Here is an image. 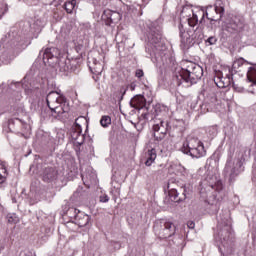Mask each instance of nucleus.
I'll use <instances>...</instances> for the list:
<instances>
[{
	"mask_svg": "<svg viewBox=\"0 0 256 256\" xmlns=\"http://www.w3.org/2000/svg\"><path fill=\"white\" fill-rule=\"evenodd\" d=\"M143 75H145L143 70H141V69L136 70V77H138V79H141V77H143Z\"/></svg>",
	"mask_w": 256,
	"mask_h": 256,
	"instance_id": "e433bc0d",
	"label": "nucleus"
},
{
	"mask_svg": "<svg viewBox=\"0 0 256 256\" xmlns=\"http://www.w3.org/2000/svg\"><path fill=\"white\" fill-rule=\"evenodd\" d=\"M9 11V6L5 2H0V19Z\"/></svg>",
	"mask_w": 256,
	"mask_h": 256,
	"instance_id": "c756f323",
	"label": "nucleus"
},
{
	"mask_svg": "<svg viewBox=\"0 0 256 256\" xmlns=\"http://www.w3.org/2000/svg\"><path fill=\"white\" fill-rule=\"evenodd\" d=\"M251 157V148L240 147L238 152V158L232 162V160H228L225 166V173H227L230 179H235L240 171H243V163L247 161Z\"/></svg>",
	"mask_w": 256,
	"mask_h": 256,
	"instance_id": "423d86ee",
	"label": "nucleus"
},
{
	"mask_svg": "<svg viewBox=\"0 0 256 256\" xmlns=\"http://www.w3.org/2000/svg\"><path fill=\"white\" fill-rule=\"evenodd\" d=\"M9 172L7 171V162L0 160V185H3L7 181V176Z\"/></svg>",
	"mask_w": 256,
	"mask_h": 256,
	"instance_id": "393cba45",
	"label": "nucleus"
},
{
	"mask_svg": "<svg viewBox=\"0 0 256 256\" xmlns=\"http://www.w3.org/2000/svg\"><path fill=\"white\" fill-rule=\"evenodd\" d=\"M0 43L5 47H16V45L19 43V35H17V32L10 31L4 37H2Z\"/></svg>",
	"mask_w": 256,
	"mask_h": 256,
	"instance_id": "f3484780",
	"label": "nucleus"
},
{
	"mask_svg": "<svg viewBox=\"0 0 256 256\" xmlns=\"http://www.w3.org/2000/svg\"><path fill=\"white\" fill-rule=\"evenodd\" d=\"M114 244L117 246L118 249L121 247L120 243L115 242Z\"/></svg>",
	"mask_w": 256,
	"mask_h": 256,
	"instance_id": "37998d69",
	"label": "nucleus"
},
{
	"mask_svg": "<svg viewBox=\"0 0 256 256\" xmlns=\"http://www.w3.org/2000/svg\"><path fill=\"white\" fill-rule=\"evenodd\" d=\"M59 177V172L55 167H47L42 172V180L44 183H53V181H57Z\"/></svg>",
	"mask_w": 256,
	"mask_h": 256,
	"instance_id": "a211bd4d",
	"label": "nucleus"
},
{
	"mask_svg": "<svg viewBox=\"0 0 256 256\" xmlns=\"http://www.w3.org/2000/svg\"><path fill=\"white\" fill-rule=\"evenodd\" d=\"M76 196H82L83 195V187H78V189L75 192Z\"/></svg>",
	"mask_w": 256,
	"mask_h": 256,
	"instance_id": "4c0bfd02",
	"label": "nucleus"
},
{
	"mask_svg": "<svg viewBox=\"0 0 256 256\" xmlns=\"http://www.w3.org/2000/svg\"><path fill=\"white\" fill-rule=\"evenodd\" d=\"M93 79H94L95 81H99V76H96V78L93 77Z\"/></svg>",
	"mask_w": 256,
	"mask_h": 256,
	"instance_id": "c03bdc74",
	"label": "nucleus"
},
{
	"mask_svg": "<svg viewBox=\"0 0 256 256\" xmlns=\"http://www.w3.org/2000/svg\"><path fill=\"white\" fill-rule=\"evenodd\" d=\"M202 95L204 97V105L207 107H213L217 103V96L213 92L203 91Z\"/></svg>",
	"mask_w": 256,
	"mask_h": 256,
	"instance_id": "4be33fe9",
	"label": "nucleus"
},
{
	"mask_svg": "<svg viewBox=\"0 0 256 256\" xmlns=\"http://www.w3.org/2000/svg\"><path fill=\"white\" fill-rule=\"evenodd\" d=\"M205 15L209 21H219L225 15V2L217 0L215 6H207L206 12L203 13L200 23H203Z\"/></svg>",
	"mask_w": 256,
	"mask_h": 256,
	"instance_id": "9d476101",
	"label": "nucleus"
},
{
	"mask_svg": "<svg viewBox=\"0 0 256 256\" xmlns=\"http://www.w3.org/2000/svg\"><path fill=\"white\" fill-rule=\"evenodd\" d=\"M180 17L182 21L183 19H185L189 27H191L188 30H185L183 24H179L181 39L180 47L182 49H189L190 47H193V45H195V41H201V39H203V30L201 28L193 29V27H195V25L199 23V18L197 17V14L193 12V8H191L190 6H184L182 8Z\"/></svg>",
	"mask_w": 256,
	"mask_h": 256,
	"instance_id": "f257e3e1",
	"label": "nucleus"
},
{
	"mask_svg": "<svg viewBox=\"0 0 256 256\" xmlns=\"http://www.w3.org/2000/svg\"><path fill=\"white\" fill-rule=\"evenodd\" d=\"M207 45H216L217 37L211 36L206 40Z\"/></svg>",
	"mask_w": 256,
	"mask_h": 256,
	"instance_id": "72a5a7b5",
	"label": "nucleus"
},
{
	"mask_svg": "<svg viewBox=\"0 0 256 256\" xmlns=\"http://www.w3.org/2000/svg\"><path fill=\"white\" fill-rule=\"evenodd\" d=\"M154 229L158 232L160 239H169L175 235V224L166 220H161L159 223H156Z\"/></svg>",
	"mask_w": 256,
	"mask_h": 256,
	"instance_id": "9b49d317",
	"label": "nucleus"
},
{
	"mask_svg": "<svg viewBox=\"0 0 256 256\" xmlns=\"http://www.w3.org/2000/svg\"><path fill=\"white\" fill-rule=\"evenodd\" d=\"M135 87H136V85H135V83H131V84H129L128 86H126V87H122L121 89H120V93L122 94V97H121V99H123V96L127 93V91H135Z\"/></svg>",
	"mask_w": 256,
	"mask_h": 256,
	"instance_id": "c85d7f7f",
	"label": "nucleus"
},
{
	"mask_svg": "<svg viewBox=\"0 0 256 256\" xmlns=\"http://www.w3.org/2000/svg\"><path fill=\"white\" fill-rule=\"evenodd\" d=\"M110 123H111V117H109V116H102V118L100 120V124L103 127H109Z\"/></svg>",
	"mask_w": 256,
	"mask_h": 256,
	"instance_id": "7c9ffc66",
	"label": "nucleus"
},
{
	"mask_svg": "<svg viewBox=\"0 0 256 256\" xmlns=\"http://www.w3.org/2000/svg\"><path fill=\"white\" fill-rule=\"evenodd\" d=\"M187 226H188L189 229H195V222L190 221V222L187 223Z\"/></svg>",
	"mask_w": 256,
	"mask_h": 256,
	"instance_id": "ea45409f",
	"label": "nucleus"
},
{
	"mask_svg": "<svg viewBox=\"0 0 256 256\" xmlns=\"http://www.w3.org/2000/svg\"><path fill=\"white\" fill-rule=\"evenodd\" d=\"M142 117H143L144 119H147V114H142Z\"/></svg>",
	"mask_w": 256,
	"mask_h": 256,
	"instance_id": "a18cd8bd",
	"label": "nucleus"
},
{
	"mask_svg": "<svg viewBox=\"0 0 256 256\" xmlns=\"http://www.w3.org/2000/svg\"><path fill=\"white\" fill-rule=\"evenodd\" d=\"M79 118L75 120V123L72 125L70 129V137L76 143V145H83L85 143V135H83V129L81 125L77 123Z\"/></svg>",
	"mask_w": 256,
	"mask_h": 256,
	"instance_id": "ddd939ff",
	"label": "nucleus"
},
{
	"mask_svg": "<svg viewBox=\"0 0 256 256\" xmlns=\"http://www.w3.org/2000/svg\"><path fill=\"white\" fill-rule=\"evenodd\" d=\"M247 79L253 85H256V67H250L247 71Z\"/></svg>",
	"mask_w": 256,
	"mask_h": 256,
	"instance_id": "bb28decb",
	"label": "nucleus"
},
{
	"mask_svg": "<svg viewBox=\"0 0 256 256\" xmlns=\"http://www.w3.org/2000/svg\"><path fill=\"white\" fill-rule=\"evenodd\" d=\"M201 77H203V68L199 64L184 61L182 68L174 75V81H176L177 85H181L183 81L190 83V85H195L197 81L201 80Z\"/></svg>",
	"mask_w": 256,
	"mask_h": 256,
	"instance_id": "7ed1b4c3",
	"label": "nucleus"
},
{
	"mask_svg": "<svg viewBox=\"0 0 256 256\" xmlns=\"http://www.w3.org/2000/svg\"><path fill=\"white\" fill-rule=\"evenodd\" d=\"M38 141L42 147L49 149L50 151H55L57 147V141L49 133L45 132L38 136Z\"/></svg>",
	"mask_w": 256,
	"mask_h": 256,
	"instance_id": "2eb2a0df",
	"label": "nucleus"
},
{
	"mask_svg": "<svg viewBox=\"0 0 256 256\" xmlns=\"http://www.w3.org/2000/svg\"><path fill=\"white\" fill-rule=\"evenodd\" d=\"M231 219L229 215L220 217L215 240L220 243L219 251L222 256H232L235 253L233 241H231Z\"/></svg>",
	"mask_w": 256,
	"mask_h": 256,
	"instance_id": "f03ea898",
	"label": "nucleus"
},
{
	"mask_svg": "<svg viewBox=\"0 0 256 256\" xmlns=\"http://www.w3.org/2000/svg\"><path fill=\"white\" fill-rule=\"evenodd\" d=\"M47 5H53L55 3V0H46Z\"/></svg>",
	"mask_w": 256,
	"mask_h": 256,
	"instance_id": "a19ab883",
	"label": "nucleus"
},
{
	"mask_svg": "<svg viewBox=\"0 0 256 256\" xmlns=\"http://www.w3.org/2000/svg\"><path fill=\"white\" fill-rule=\"evenodd\" d=\"M130 105L133 109H143L145 107V98L143 96H135L131 99Z\"/></svg>",
	"mask_w": 256,
	"mask_h": 256,
	"instance_id": "b1692460",
	"label": "nucleus"
},
{
	"mask_svg": "<svg viewBox=\"0 0 256 256\" xmlns=\"http://www.w3.org/2000/svg\"><path fill=\"white\" fill-rule=\"evenodd\" d=\"M19 221V217H17V214H9L8 215V222L9 223H17Z\"/></svg>",
	"mask_w": 256,
	"mask_h": 256,
	"instance_id": "473e14b6",
	"label": "nucleus"
},
{
	"mask_svg": "<svg viewBox=\"0 0 256 256\" xmlns=\"http://www.w3.org/2000/svg\"><path fill=\"white\" fill-rule=\"evenodd\" d=\"M228 83H231V79L228 78Z\"/></svg>",
	"mask_w": 256,
	"mask_h": 256,
	"instance_id": "49530a36",
	"label": "nucleus"
},
{
	"mask_svg": "<svg viewBox=\"0 0 256 256\" xmlns=\"http://www.w3.org/2000/svg\"><path fill=\"white\" fill-rule=\"evenodd\" d=\"M245 65H249V62H247V60H245L244 58H238L234 60L232 68L230 70L231 75H233L234 73H241Z\"/></svg>",
	"mask_w": 256,
	"mask_h": 256,
	"instance_id": "aec40b11",
	"label": "nucleus"
},
{
	"mask_svg": "<svg viewBox=\"0 0 256 256\" xmlns=\"http://www.w3.org/2000/svg\"><path fill=\"white\" fill-rule=\"evenodd\" d=\"M206 181L211 189H215L216 191H221V189H223V183H221L220 180H217V176L213 174L207 175Z\"/></svg>",
	"mask_w": 256,
	"mask_h": 256,
	"instance_id": "412c9836",
	"label": "nucleus"
},
{
	"mask_svg": "<svg viewBox=\"0 0 256 256\" xmlns=\"http://www.w3.org/2000/svg\"><path fill=\"white\" fill-rule=\"evenodd\" d=\"M212 132V135H217V128L215 126H212L209 128V133Z\"/></svg>",
	"mask_w": 256,
	"mask_h": 256,
	"instance_id": "58836bf2",
	"label": "nucleus"
},
{
	"mask_svg": "<svg viewBox=\"0 0 256 256\" xmlns=\"http://www.w3.org/2000/svg\"><path fill=\"white\" fill-rule=\"evenodd\" d=\"M182 153L190 155L193 159H201L205 157L206 151L203 142L197 138L188 137L181 147Z\"/></svg>",
	"mask_w": 256,
	"mask_h": 256,
	"instance_id": "6e6552de",
	"label": "nucleus"
},
{
	"mask_svg": "<svg viewBox=\"0 0 256 256\" xmlns=\"http://www.w3.org/2000/svg\"><path fill=\"white\" fill-rule=\"evenodd\" d=\"M173 185V181L170 180L168 182V195L170 197V200L174 203H181V201H185V199H187L185 189H183L182 196L179 197V192L177 191V188L173 187Z\"/></svg>",
	"mask_w": 256,
	"mask_h": 256,
	"instance_id": "dca6fc26",
	"label": "nucleus"
},
{
	"mask_svg": "<svg viewBox=\"0 0 256 256\" xmlns=\"http://www.w3.org/2000/svg\"><path fill=\"white\" fill-rule=\"evenodd\" d=\"M108 201H109V197L107 196V194L100 196L101 203H108Z\"/></svg>",
	"mask_w": 256,
	"mask_h": 256,
	"instance_id": "c9c22d12",
	"label": "nucleus"
},
{
	"mask_svg": "<svg viewBox=\"0 0 256 256\" xmlns=\"http://www.w3.org/2000/svg\"><path fill=\"white\" fill-rule=\"evenodd\" d=\"M46 103L49 109L57 113V115H63V113H69V102L65 96L59 94L57 91L49 92L46 97Z\"/></svg>",
	"mask_w": 256,
	"mask_h": 256,
	"instance_id": "0eeeda50",
	"label": "nucleus"
},
{
	"mask_svg": "<svg viewBox=\"0 0 256 256\" xmlns=\"http://www.w3.org/2000/svg\"><path fill=\"white\" fill-rule=\"evenodd\" d=\"M155 112L157 113V115L154 118L153 125L154 138L156 141H163V139H165V135H167V133L169 132V121H165L158 117L159 113L167 115V113H169V107L163 104H157Z\"/></svg>",
	"mask_w": 256,
	"mask_h": 256,
	"instance_id": "39448f33",
	"label": "nucleus"
},
{
	"mask_svg": "<svg viewBox=\"0 0 256 256\" xmlns=\"http://www.w3.org/2000/svg\"><path fill=\"white\" fill-rule=\"evenodd\" d=\"M43 53V61L44 63H52L51 59H54L56 61V69L60 71V73H63V75H69L71 71L75 70V66H73V62L70 59L67 58H61L57 57V48H46L44 52H40V54Z\"/></svg>",
	"mask_w": 256,
	"mask_h": 256,
	"instance_id": "20e7f679",
	"label": "nucleus"
},
{
	"mask_svg": "<svg viewBox=\"0 0 256 256\" xmlns=\"http://www.w3.org/2000/svg\"><path fill=\"white\" fill-rule=\"evenodd\" d=\"M69 211L70 213H74V219L78 227H87V225H89V221H91L90 215L85 214V212H81L77 208H72Z\"/></svg>",
	"mask_w": 256,
	"mask_h": 256,
	"instance_id": "4468645a",
	"label": "nucleus"
},
{
	"mask_svg": "<svg viewBox=\"0 0 256 256\" xmlns=\"http://www.w3.org/2000/svg\"><path fill=\"white\" fill-rule=\"evenodd\" d=\"M233 89L237 91V93H243L245 91V88L242 86H239V84L233 83L232 85Z\"/></svg>",
	"mask_w": 256,
	"mask_h": 256,
	"instance_id": "f704fd0d",
	"label": "nucleus"
},
{
	"mask_svg": "<svg viewBox=\"0 0 256 256\" xmlns=\"http://www.w3.org/2000/svg\"><path fill=\"white\" fill-rule=\"evenodd\" d=\"M97 178V176H93V178L90 180L91 181V183H95V179Z\"/></svg>",
	"mask_w": 256,
	"mask_h": 256,
	"instance_id": "79ce46f5",
	"label": "nucleus"
},
{
	"mask_svg": "<svg viewBox=\"0 0 256 256\" xmlns=\"http://www.w3.org/2000/svg\"><path fill=\"white\" fill-rule=\"evenodd\" d=\"M214 81H215L217 87H219L220 89L225 88V80H223V78H221V77H216V78L214 79Z\"/></svg>",
	"mask_w": 256,
	"mask_h": 256,
	"instance_id": "2f4dec72",
	"label": "nucleus"
},
{
	"mask_svg": "<svg viewBox=\"0 0 256 256\" xmlns=\"http://www.w3.org/2000/svg\"><path fill=\"white\" fill-rule=\"evenodd\" d=\"M145 162L144 165H146V167H151L153 165V163H155V159H157V150H155L154 148L148 150L145 153Z\"/></svg>",
	"mask_w": 256,
	"mask_h": 256,
	"instance_id": "5701e85b",
	"label": "nucleus"
},
{
	"mask_svg": "<svg viewBox=\"0 0 256 256\" xmlns=\"http://www.w3.org/2000/svg\"><path fill=\"white\" fill-rule=\"evenodd\" d=\"M102 19L106 21L107 25H111V23H119L121 19V14L119 12H113L111 10H104L102 14Z\"/></svg>",
	"mask_w": 256,
	"mask_h": 256,
	"instance_id": "6ab92c4d",
	"label": "nucleus"
},
{
	"mask_svg": "<svg viewBox=\"0 0 256 256\" xmlns=\"http://www.w3.org/2000/svg\"><path fill=\"white\" fill-rule=\"evenodd\" d=\"M148 41L146 51L150 55H157L161 51V27L157 23L152 22L148 26Z\"/></svg>",
	"mask_w": 256,
	"mask_h": 256,
	"instance_id": "1a4fd4ad",
	"label": "nucleus"
},
{
	"mask_svg": "<svg viewBox=\"0 0 256 256\" xmlns=\"http://www.w3.org/2000/svg\"><path fill=\"white\" fill-rule=\"evenodd\" d=\"M245 28V21L240 17H233L226 23L225 31L228 33H239Z\"/></svg>",
	"mask_w": 256,
	"mask_h": 256,
	"instance_id": "f8f14e48",
	"label": "nucleus"
},
{
	"mask_svg": "<svg viewBox=\"0 0 256 256\" xmlns=\"http://www.w3.org/2000/svg\"><path fill=\"white\" fill-rule=\"evenodd\" d=\"M75 5H77L76 0L68 1L64 4V9L66 13H73V9H75Z\"/></svg>",
	"mask_w": 256,
	"mask_h": 256,
	"instance_id": "cd10ccee",
	"label": "nucleus"
},
{
	"mask_svg": "<svg viewBox=\"0 0 256 256\" xmlns=\"http://www.w3.org/2000/svg\"><path fill=\"white\" fill-rule=\"evenodd\" d=\"M134 127H137V124H134Z\"/></svg>",
	"mask_w": 256,
	"mask_h": 256,
	"instance_id": "de8ad7c7",
	"label": "nucleus"
},
{
	"mask_svg": "<svg viewBox=\"0 0 256 256\" xmlns=\"http://www.w3.org/2000/svg\"><path fill=\"white\" fill-rule=\"evenodd\" d=\"M90 71L96 76L101 75L103 73V64L97 61V59H93V63L90 66Z\"/></svg>",
	"mask_w": 256,
	"mask_h": 256,
	"instance_id": "a878e982",
	"label": "nucleus"
}]
</instances>
